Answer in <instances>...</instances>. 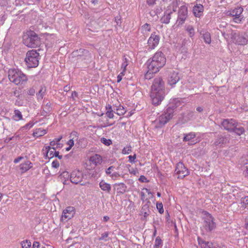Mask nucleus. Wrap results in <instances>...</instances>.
I'll return each instance as SVG.
<instances>
[{
  "label": "nucleus",
  "instance_id": "55",
  "mask_svg": "<svg viewBox=\"0 0 248 248\" xmlns=\"http://www.w3.org/2000/svg\"><path fill=\"white\" fill-rule=\"evenodd\" d=\"M78 132H77L76 131H73L71 133L70 136V138H72L73 137H75V139H76L77 140L78 139Z\"/></svg>",
  "mask_w": 248,
  "mask_h": 248
},
{
  "label": "nucleus",
  "instance_id": "28",
  "mask_svg": "<svg viewBox=\"0 0 248 248\" xmlns=\"http://www.w3.org/2000/svg\"><path fill=\"white\" fill-rule=\"evenodd\" d=\"M178 5L177 0H174L167 7L166 11H172V13L175 12Z\"/></svg>",
  "mask_w": 248,
  "mask_h": 248
},
{
  "label": "nucleus",
  "instance_id": "26",
  "mask_svg": "<svg viewBox=\"0 0 248 248\" xmlns=\"http://www.w3.org/2000/svg\"><path fill=\"white\" fill-rule=\"evenodd\" d=\"M200 34L202 35V37L206 44H210L211 43V35L208 31H200Z\"/></svg>",
  "mask_w": 248,
  "mask_h": 248
},
{
  "label": "nucleus",
  "instance_id": "9",
  "mask_svg": "<svg viewBox=\"0 0 248 248\" xmlns=\"http://www.w3.org/2000/svg\"><path fill=\"white\" fill-rule=\"evenodd\" d=\"M204 227L207 231L211 232L216 227L215 223L212 216L207 212L204 213Z\"/></svg>",
  "mask_w": 248,
  "mask_h": 248
},
{
  "label": "nucleus",
  "instance_id": "37",
  "mask_svg": "<svg viewBox=\"0 0 248 248\" xmlns=\"http://www.w3.org/2000/svg\"><path fill=\"white\" fill-rule=\"evenodd\" d=\"M14 118V119L16 121L22 119V115L21 112L18 109L15 110Z\"/></svg>",
  "mask_w": 248,
  "mask_h": 248
},
{
  "label": "nucleus",
  "instance_id": "5",
  "mask_svg": "<svg viewBox=\"0 0 248 248\" xmlns=\"http://www.w3.org/2000/svg\"><path fill=\"white\" fill-rule=\"evenodd\" d=\"M10 81L16 85L22 84L27 80V78L21 70L18 69H10L8 71Z\"/></svg>",
  "mask_w": 248,
  "mask_h": 248
},
{
  "label": "nucleus",
  "instance_id": "59",
  "mask_svg": "<svg viewBox=\"0 0 248 248\" xmlns=\"http://www.w3.org/2000/svg\"><path fill=\"white\" fill-rule=\"evenodd\" d=\"M139 181L141 182H147V178L144 176L141 175L139 178Z\"/></svg>",
  "mask_w": 248,
  "mask_h": 248
},
{
  "label": "nucleus",
  "instance_id": "44",
  "mask_svg": "<svg viewBox=\"0 0 248 248\" xmlns=\"http://www.w3.org/2000/svg\"><path fill=\"white\" fill-rule=\"evenodd\" d=\"M114 168L115 167L113 166L108 167L106 170V173L110 176V174H112V173L114 172Z\"/></svg>",
  "mask_w": 248,
  "mask_h": 248
},
{
  "label": "nucleus",
  "instance_id": "31",
  "mask_svg": "<svg viewBox=\"0 0 248 248\" xmlns=\"http://www.w3.org/2000/svg\"><path fill=\"white\" fill-rule=\"evenodd\" d=\"M232 132H235L237 135L240 136L245 133V130L244 128L238 124V126L235 127Z\"/></svg>",
  "mask_w": 248,
  "mask_h": 248
},
{
  "label": "nucleus",
  "instance_id": "51",
  "mask_svg": "<svg viewBox=\"0 0 248 248\" xmlns=\"http://www.w3.org/2000/svg\"><path fill=\"white\" fill-rule=\"evenodd\" d=\"M35 93V90L34 88H30L27 91V93L30 95H34Z\"/></svg>",
  "mask_w": 248,
  "mask_h": 248
},
{
  "label": "nucleus",
  "instance_id": "38",
  "mask_svg": "<svg viewBox=\"0 0 248 248\" xmlns=\"http://www.w3.org/2000/svg\"><path fill=\"white\" fill-rule=\"evenodd\" d=\"M162 245V241L160 237L157 236L155 240L154 248H159Z\"/></svg>",
  "mask_w": 248,
  "mask_h": 248
},
{
  "label": "nucleus",
  "instance_id": "52",
  "mask_svg": "<svg viewBox=\"0 0 248 248\" xmlns=\"http://www.w3.org/2000/svg\"><path fill=\"white\" fill-rule=\"evenodd\" d=\"M52 166L54 168H58L60 166V164L57 160H55L52 162Z\"/></svg>",
  "mask_w": 248,
  "mask_h": 248
},
{
  "label": "nucleus",
  "instance_id": "64",
  "mask_svg": "<svg viewBox=\"0 0 248 248\" xmlns=\"http://www.w3.org/2000/svg\"><path fill=\"white\" fill-rule=\"evenodd\" d=\"M106 109L107 110H115V108L114 107L113 109H112L111 106L108 104L106 106Z\"/></svg>",
  "mask_w": 248,
  "mask_h": 248
},
{
  "label": "nucleus",
  "instance_id": "4",
  "mask_svg": "<svg viewBox=\"0 0 248 248\" xmlns=\"http://www.w3.org/2000/svg\"><path fill=\"white\" fill-rule=\"evenodd\" d=\"M23 43L28 47L34 48L41 44L38 35L33 31H28L23 36Z\"/></svg>",
  "mask_w": 248,
  "mask_h": 248
},
{
  "label": "nucleus",
  "instance_id": "32",
  "mask_svg": "<svg viewBox=\"0 0 248 248\" xmlns=\"http://www.w3.org/2000/svg\"><path fill=\"white\" fill-rule=\"evenodd\" d=\"M46 130L41 128L36 129L35 131L33 132V135L34 137H41L46 133Z\"/></svg>",
  "mask_w": 248,
  "mask_h": 248
},
{
  "label": "nucleus",
  "instance_id": "34",
  "mask_svg": "<svg viewBox=\"0 0 248 248\" xmlns=\"http://www.w3.org/2000/svg\"><path fill=\"white\" fill-rule=\"evenodd\" d=\"M115 113L118 115H123L126 112L125 108L121 105H119L118 107H115Z\"/></svg>",
  "mask_w": 248,
  "mask_h": 248
},
{
  "label": "nucleus",
  "instance_id": "61",
  "mask_svg": "<svg viewBox=\"0 0 248 248\" xmlns=\"http://www.w3.org/2000/svg\"><path fill=\"white\" fill-rule=\"evenodd\" d=\"M156 0H147V3L149 5H153L155 4Z\"/></svg>",
  "mask_w": 248,
  "mask_h": 248
},
{
  "label": "nucleus",
  "instance_id": "29",
  "mask_svg": "<svg viewBox=\"0 0 248 248\" xmlns=\"http://www.w3.org/2000/svg\"><path fill=\"white\" fill-rule=\"evenodd\" d=\"M46 156L48 158H51L54 156V152L55 151V147H51L50 146H47L46 148Z\"/></svg>",
  "mask_w": 248,
  "mask_h": 248
},
{
  "label": "nucleus",
  "instance_id": "46",
  "mask_svg": "<svg viewBox=\"0 0 248 248\" xmlns=\"http://www.w3.org/2000/svg\"><path fill=\"white\" fill-rule=\"evenodd\" d=\"M141 30L144 31H151L150 25L148 23H145L143 26H142Z\"/></svg>",
  "mask_w": 248,
  "mask_h": 248
},
{
  "label": "nucleus",
  "instance_id": "63",
  "mask_svg": "<svg viewBox=\"0 0 248 248\" xmlns=\"http://www.w3.org/2000/svg\"><path fill=\"white\" fill-rule=\"evenodd\" d=\"M39 247V243L36 241L34 242L32 245L33 248H38Z\"/></svg>",
  "mask_w": 248,
  "mask_h": 248
},
{
  "label": "nucleus",
  "instance_id": "22",
  "mask_svg": "<svg viewBox=\"0 0 248 248\" xmlns=\"http://www.w3.org/2000/svg\"><path fill=\"white\" fill-rule=\"evenodd\" d=\"M117 192L120 194H124L126 190L127 186L123 183H116L114 185Z\"/></svg>",
  "mask_w": 248,
  "mask_h": 248
},
{
  "label": "nucleus",
  "instance_id": "53",
  "mask_svg": "<svg viewBox=\"0 0 248 248\" xmlns=\"http://www.w3.org/2000/svg\"><path fill=\"white\" fill-rule=\"evenodd\" d=\"M74 139H75V137H73L72 139H70L67 142V144L71 147H72L74 145Z\"/></svg>",
  "mask_w": 248,
  "mask_h": 248
},
{
  "label": "nucleus",
  "instance_id": "36",
  "mask_svg": "<svg viewBox=\"0 0 248 248\" xmlns=\"http://www.w3.org/2000/svg\"><path fill=\"white\" fill-rule=\"evenodd\" d=\"M186 31L188 33L189 37L192 38L195 35V30L193 26L191 25H188L186 27Z\"/></svg>",
  "mask_w": 248,
  "mask_h": 248
},
{
  "label": "nucleus",
  "instance_id": "35",
  "mask_svg": "<svg viewBox=\"0 0 248 248\" xmlns=\"http://www.w3.org/2000/svg\"><path fill=\"white\" fill-rule=\"evenodd\" d=\"M147 67L148 70H147L146 73L145 75V78L146 79H151L153 77L154 74L158 72L155 71V70H150V68H149V66H147Z\"/></svg>",
  "mask_w": 248,
  "mask_h": 248
},
{
  "label": "nucleus",
  "instance_id": "6",
  "mask_svg": "<svg viewBox=\"0 0 248 248\" xmlns=\"http://www.w3.org/2000/svg\"><path fill=\"white\" fill-rule=\"evenodd\" d=\"M39 54L36 50L32 49L26 53L25 62L28 67H36L39 64Z\"/></svg>",
  "mask_w": 248,
  "mask_h": 248
},
{
  "label": "nucleus",
  "instance_id": "10",
  "mask_svg": "<svg viewBox=\"0 0 248 248\" xmlns=\"http://www.w3.org/2000/svg\"><path fill=\"white\" fill-rule=\"evenodd\" d=\"M243 12V8L241 7H238L236 8L229 12V16L233 17V21L237 23H239L244 18V16L242 15Z\"/></svg>",
  "mask_w": 248,
  "mask_h": 248
},
{
  "label": "nucleus",
  "instance_id": "43",
  "mask_svg": "<svg viewBox=\"0 0 248 248\" xmlns=\"http://www.w3.org/2000/svg\"><path fill=\"white\" fill-rule=\"evenodd\" d=\"M156 208L160 214H162L164 212L163 206L161 202H157L156 203Z\"/></svg>",
  "mask_w": 248,
  "mask_h": 248
},
{
  "label": "nucleus",
  "instance_id": "39",
  "mask_svg": "<svg viewBox=\"0 0 248 248\" xmlns=\"http://www.w3.org/2000/svg\"><path fill=\"white\" fill-rule=\"evenodd\" d=\"M241 207L243 209L246 208L247 205H248V196H245L242 197L241 199Z\"/></svg>",
  "mask_w": 248,
  "mask_h": 248
},
{
  "label": "nucleus",
  "instance_id": "1",
  "mask_svg": "<svg viewBox=\"0 0 248 248\" xmlns=\"http://www.w3.org/2000/svg\"><path fill=\"white\" fill-rule=\"evenodd\" d=\"M165 96V84L162 78L158 77L154 79L150 94L154 105L160 104Z\"/></svg>",
  "mask_w": 248,
  "mask_h": 248
},
{
  "label": "nucleus",
  "instance_id": "15",
  "mask_svg": "<svg viewBox=\"0 0 248 248\" xmlns=\"http://www.w3.org/2000/svg\"><path fill=\"white\" fill-rule=\"evenodd\" d=\"M160 36L155 34V32L152 33L148 40V46L150 49H154L159 44Z\"/></svg>",
  "mask_w": 248,
  "mask_h": 248
},
{
  "label": "nucleus",
  "instance_id": "21",
  "mask_svg": "<svg viewBox=\"0 0 248 248\" xmlns=\"http://www.w3.org/2000/svg\"><path fill=\"white\" fill-rule=\"evenodd\" d=\"M89 161L91 163L97 166L102 163V158L100 155L94 154L90 157Z\"/></svg>",
  "mask_w": 248,
  "mask_h": 248
},
{
  "label": "nucleus",
  "instance_id": "2",
  "mask_svg": "<svg viewBox=\"0 0 248 248\" xmlns=\"http://www.w3.org/2000/svg\"><path fill=\"white\" fill-rule=\"evenodd\" d=\"M166 59L161 51H157L151 58L146 62L147 66H149L150 70L158 72L166 64Z\"/></svg>",
  "mask_w": 248,
  "mask_h": 248
},
{
  "label": "nucleus",
  "instance_id": "16",
  "mask_svg": "<svg viewBox=\"0 0 248 248\" xmlns=\"http://www.w3.org/2000/svg\"><path fill=\"white\" fill-rule=\"evenodd\" d=\"M73 54L77 56L78 59H89L91 57L89 51L85 49L80 48L76 51H74Z\"/></svg>",
  "mask_w": 248,
  "mask_h": 248
},
{
  "label": "nucleus",
  "instance_id": "41",
  "mask_svg": "<svg viewBox=\"0 0 248 248\" xmlns=\"http://www.w3.org/2000/svg\"><path fill=\"white\" fill-rule=\"evenodd\" d=\"M101 141L102 143H103V144L107 146H108L112 143V141L110 140H108L105 138H102L101 139Z\"/></svg>",
  "mask_w": 248,
  "mask_h": 248
},
{
  "label": "nucleus",
  "instance_id": "49",
  "mask_svg": "<svg viewBox=\"0 0 248 248\" xmlns=\"http://www.w3.org/2000/svg\"><path fill=\"white\" fill-rule=\"evenodd\" d=\"M113 112H115V110H107L106 114L109 118L112 119L114 117Z\"/></svg>",
  "mask_w": 248,
  "mask_h": 248
},
{
  "label": "nucleus",
  "instance_id": "47",
  "mask_svg": "<svg viewBox=\"0 0 248 248\" xmlns=\"http://www.w3.org/2000/svg\"><path fill=\"white\" fill-rule=\"evenodd\" d=\"M128 65V60L126 58H124V62L122 64L121 68L123 70H126V68Z\"/></svg>",
  "mask_w": 248,
  "mask_h": 248
},
{
  "label": "nucleus",
  "instance_id": "20",
  "mask_svg": "<svg viewBox=\"0 0 248 248\" xmlns=\"http://www.w3.org/2000/svg\"><path fill=\"white\" fill-rule=\"evenodd\" d=\"M203 10L202 4L197 3L193 8V12L195 16L200 17L202 15Z\"/></svg>",
  "mask_w": 248,
  "mask_h": 248
},
{
  "label": "nucleus",
  "instance_id": "54",
  "mask_svg": "<svg viewBox=\"0 0 248 248\" xmlns=\"http://www.w3.org/2000/svg\"><path fill=\"white\" fill-rule=\"evenodd\" d=\"M128 158H129V161L131 163H134L135 162V159H136V155L135 154L134 155L132 156V155H129L128 156Z\"/></svg>",
  "mask_w": 248,
  "mask_h": 248
},
{
  "label": "nucleus",
  "instance_id": "58",
  "mask_svg": "<svg viewBox=\"0 0 248 248\" xmlns=\"http://www.w3.org/2000/svg\"><path fill=\"white\" fill-rule=\"evenodd\" d=\"M23 159V157H22V156H19L17 158H15L14 159V162L15 163H18L20 161H21Z\"/></svg>",
  "mask_w": 248,
  "mask_h": 248
},
{
  "label": "nucleus",
  "instance_id": "50",
  "mask_svg": "<svg viewBox=\"0 0 248 248\" xmlns=\"http://www.w3.org/2000/svg\"><path fill=\"white\" fill-rule=\"evenodd\" d=\"M51 104L50 102L46 103L45 105V109L46 110V112H49L51 108Z\"/></svg>",
  "mask_w": 248,
  "mask_h": 248
},
{
  "label": "nucleus",
  "instance_id": "23",
  "mask_svg": "<svg viewBox=\"0 0 248 248\" xmlns=\"http://www.w3.org/2000/svg\"><path fill=\"white\" fill-rule=\"evenodd\" d=\"M32 167V164L30 161H27L19 165V169L22 173H24Z\"/></svg>",
  "mask_w": 248,
  "mask_h": 248
},
{
  "label": "nucleus",
  "instance_id": "25",
  "mask_svg": "<svg viewBox=\"0 0 248 248\" xmlns=\"http://www.w3.org/2000/svg\"><path fill=\"white\" fill-rule=\"evenodd\" d=\"M99 187L100 188L108 193H109L111 190V186L110 184L106 183L104 180H102L99 183Z\"/></svg>",
  "mask_w": 248,
  "mask_h": 248
},
{
  "label": "nucleus",
  "instance_id": "11",
  "mask_svg": "<svg viewBox=\"0 0 248 248\" xmlns=\"http://www.w3.org/2000/svg\"><path fill=\"white\" fill-rule=\"evenodd\" d=\"M187 16V8L186 6L183 5L180 7L178 10V17L176 22L178 25L184 23Z\"/></svg>",
  "mask_w": 248,
  "mask_h": 248
},
{
  "label": "nucleus",
  "instance_id": "13",
  "mask_svg": "<svg viewBox=\"0 0 248 248\" xmlns=\"http://www.w3.org/2000/svg\"><path fill=\"white\" fill-rule=\"evenodd\" d=\"M175 172L178 175V178H183L189 174L188 169L182 162L176 164Z\"/></svg>",
  "mask_w": 248,
  "mask_h": 248
},
{
  "label": "nucleus",
  "instance_id": "27",
  "mask_svg": "<svg viewBox=\"0 0 248 248\" xmlns=\"http://www.w3.org/2000/svg\"><path fill=\"white\" fill-rule=\"evenodd\" d=\"M140 212L141 214L143 215L144 219H145L151 212L149 209V205L147 204L143 205L141 208Z\"/></svg>",
  "mask_w": 248,
  "mask_h": 248
},
{
  "label": "nucleus",
  "instance_id": "17",
  "mask_svg": "<svg viewBox=\"0 0 248 248\" xmlns=\"http://www.w3.org/2000/svg\"><path fill=\"white\" fill-rule=\"evenodd\" d=\"M198 241L201 248H221L216 244H214L211 242L205 241L199 237L198 238Z\"/></svg>",
  "mask_w": 248,
  "mask_h": 248
},
{
  "label": "nucleus",
  "instance_id": "33",
  "mask_svg": "<svg viewBox=\"0 0 248 248\" xmlns=\"http://www.w3.org/2000/svg\"><path fill=\"white\" fill-rule=\"evenodd\" d=\"M46 92V88L45 87H41L38 93H36L38 100H42Z\"/></svg>",
  "mask_w": 248,
  "mask_h": 248
},
{
  "label": "nucleus",
  "instance_id": "14",
  "mask_svg": "<svg viewBox=\"0 0 248 248\" xmlns=\"http://www.w3.org/2000/svg\"><path fill=\"white\" fill-rule=\"evenodd\" d=\"M221 125L224 129L232 132L233 129L238 126V123L232 119H224L221 123Z\"/></svg>",
  "mask_w": 248,
  "mask_h": 248
},
{
  "label": "nucleus",
  "instance_id": "48",
  "mask_svg": "<svg viewBox=\"0 0 248 248\" xmlns=\"http://www.w3.org/2000/svg\"><path fill=\"white\" fill-rule=\"evenodd\" d=\"M108 236V232H105V233L102 234L101 236L98 238L99 240H105L107 241L106 238Z\"/></svg>",
  "mask_w": 248,
  "mask_h": 248
},
{
  "label": "nucleus",
  "instance_id": "3",
  "mask_svg": "<svg viewBox=\"0 0 248 248\" xmlns=\"http://www.w3.org/2000/svg\"><path fill=\"white\" fill-rule=\"evenodd\" d=\"M180 104L179 101L176 99L174 100L172 103L170 104L164 113L158 119L159 127L164 125L172 118L174 110Z\"/></svg>",
  "mask_w": 248,
  "mask_h": 248
},
{
  "label": "nucleus",
  "instance_id": "42",
  "mask_svg": "<svg viewBox=\"0 0 248 248\" xmlns=\"http://www.w3.org/2000/svg\"><path fill=\"white\" fill-rule=\"evenodd\" d=\"M131 152V147L130 146H126L124 147L122 150V153L123 154H129Z\"/></svg>",
  "mask_w": 248,
  "mask_h": 248
},
{
  "label": "nucleus",
  "instance_id": "30",
  "mask_svg": "<svg viewBox=\"0 0 248 248\" xmlns=\"http://www.w3.org/2000/svg\"><path fill=\"white\" fill-rule=\"evenodd\" d=\"M196 137V134L194 132H190L188 134H184L183 141H190Z\"/></svg>",
  "mask_w": 248,
  "mask_h": 248
},
{
  "label": "nucleus",
  "instance_id": "56",
  "mask_svg": "<svg viewBox=\"0 0 248 248\" xmlns=\"http://www.w3.org/2000/svg\"><path fill=\"white\" fill-rule=\"evenodd\" d=\"M244 173L245 176L248 177V163L244 167Z\"/></svg>",
  "mask_w": 248,
  "mask_h": 248
},
{
  "label": "nucleus",
  "instance_id": "7",
  "mask_svg": "<svg viewBox=\"0 0 248 248\" xmlns=\"http://www.w3.org/2000/svg\"><path fill=\"white\" fill-rule=\"evenodd\" d=\"M230 140V135L229 134L218 135L216 137L215 141L213 143L212 146L214 149L223 147L229 142Z\"/></svg>",
  "mask_w": 248,
  "mask_h": 248
},
{
  "label": "nucleus",
  "instance_id": "12",
  "mask_svg": "<svg viewBox=\"0 0 248 248\" xmlns=\"http://www.w3.org/2000/svg\"><path fill=\"white\" fill-rule=\"evenodd\" d=\"M83 178V174L81 171L79 170H74L71 173V182L75 184H80L81 185H84V184H81Z\"/></svg>",
  "mask_w": 248,
  "mask_h": 248
},
{
  "label": "nucleus",
  "instance_id": "57",
  "mask_svg": "<svg viewBox=\"0 0 248 248\" xmlns=\"http://www.w3.org/2000/svg\"><path fill=\"white\" fill-rule=\"evenodd\" d=\"M121 17L120 16H117L115 17V21L116 22L117 25H120L121 24Z\"/></svg>",
  "mask_w": 248,
  "mask_h": 248
},
{
  "label": "nucleus",
  "instance_id": "19",
  "mask_svg": "<svg viewBox=\"0 0 248 248\" xmlns=\"http://www.w3.org/2000/svg\"><path fill=\"white\" fill-rule=\"evenodd\" d=\"M73 211V207H68L65 209H64L62 212V214L61 218V221H66L70 219L73 216V213H72Z\"/></svg>",
  "mask_w": 248,
  "mask_h": 248
},
{
  "label": "nucleus",
  "instance_id": "24",
  "mask_svg": "<svg viewBox=\"0 0 248 248\" xmlns=\"http://www.w3.org/2000/svg\"><path fill=\"white\" fill-rule=\"evenodd\" d=\"M172 14V11H165L163 16L160 19L161 22L164 24H169Z\"/></svg>",
  "mask_w": 248,
  "mask_h": 248
},
{
  "label": "nucleus",
  "instance_id": "8",
  "mask_svg": "<svg viewBox=\"0 0 248 248\" xmlns=\"http://www.w3.org/2000/svg\"><path fill=\"white\" fill-rule=\"evenodd\" d=\"M232 38L238 45L245 46L248 44V35L245 32L239 34L234 33L232 35Z\"/></svg>",
  "mask_w": 248,
  "mask_h": 248
},
{
  "label": "nucleus",
  "instance_id": "62",
  "mask_svg": "<svg viewBox=\"0 0 248 248\" xmlns=\"http://www.w3.org/2000/svg\"><path fill=\"white\" fill-rule=\"evenodd\" d=\"M54 154H55L54 156H56V157H57L59 159H62V155H59V152L55 151Z\"/></svg>",
  "mask_w": 248,
  "mask_h": 248
},
{
  "label": "nucleus",
  "instance_id": "60",
  "mask_svg": "<svg viewBox=\"0 0 248 248\" xmlns=\"http://www.w3.org/2000/svg\"><path fill=\"white\" fill-rule=\"evenodd\" d=\"M57 145V146L60 145V143H58L56 141L54 140L53 141H50V145L51 146H52V147H54V146L55 145Z\"/></svg>",
  "mask_w": 248,
  "mask_h": 248
},
{
  "label": "nucleus",
  "instance_id": "45",
  "mask_svg": "<svg viewBox=\"0 0 248 248\" xmlns=\"http://www.w3.org/2000/svg\"><path fill=\"white\" fill-rule=\"evenodd\" d=\"M121 176V174L118 172H116V171H114L112 174H110V177L111 178V179L113 180H115L117 179V178H118L119 177H120Z\"/></svg>",
  "mask_w": 248,
  "mask_h": 248
},
{
  "label": "nucleus",
  "instance_id": "40",
  "mask_svg": "<svg viewBox=\"0 0 248 248\" xmlns=\"http://www.w3.org/2000/svg\"><path fill=\"white\" fill-rule=\"evenodd\" d=\"M21 245L22 248H30L31 242L29 240H26L21 242Z\"/></svg>",
  "mask_w": 248,
  "mask_h": 248
},
{
  "label": "nucleus",
  "instance_id": "18",
  "mask_svg": "<svg viewBox=\"0 0 248 248\" xmlns=\"http://www.w3.org/2000/svg\"><path fill=\"white\" fill-rule=\"evenodd\" d=\"M180 80L179 73L176 71L171 72L168 78V84L173 86Z\"/></svg>",
  "mask_w": 248,
  "mask_h": 248
}]
</instances>
